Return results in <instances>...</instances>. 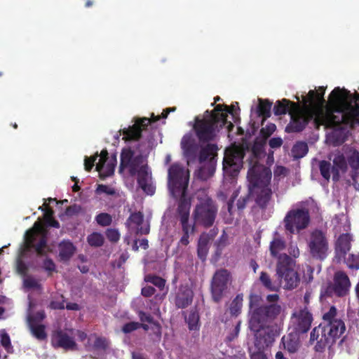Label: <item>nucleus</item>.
Returning a JSON list of instances; mask_svg holds the SVG:
<instances>
[{"label":"nucleus","mask_w":359,"mask_h":359,"mask_svg":"<svg viewBox=\"0 0 359 359\" xmlns=\"http://www.w3.org/2000/svg\"><path fill=\"white\" fill-rule=\"evenodd\" d=\"M325 88L311 90L306 96L302 95V105L286 99L278 101L274 106L276 115L289 113L291 121L286 127L287 132L302 130L309 121L313 120L316 127L324 126L332 130L327 135V141L341 144L348 133V127L359 123V93L344 88H335L327 102L324 99Z\"/></svg>","instance_id":"f257e3e1"},{"label":"nucleus","mask_w":359,"mask_h":359,"mask_svg":"<svg viewBox=\"0 0 359 359\" xmlns=\"http://www.w3.org/2000/svg\"><path fill=\"white\" fill-rule=\"evenodd\" d=\"M260 298L257 296L251 297V318L249 326L255 332V344L250 348L251 359H268L264 348L272 344L277 336L276 331L271 325H267V320L274 318L280 311V307L271 306L266 311L257 307Z\"/></svg>","instance_id":"f03ea898"},{"label":"nucleus","mask_w":359,"mask_h":359,"mask_svg":"<svg viewBox=\"0 0 359 359\" xmlns=\"http://www.w3.org/2000/svg\"><path fill=\"white\" fill-rule=\"evenodd\" d=\"M119 172L128 173L137 176L139 187L148 195H153L156 187L151 172L149 169L145 158L129 148L122 150Z\"/></svg>","instance_id":"7ed1b4c3"},{"label":"nucleus","mask_w":359,"mask_h":359,"mask_svg":"<svg viewBox=\"0 0 359 359\" xmlns=\"http://www.w3.org/2000/svg\"><path fill=\"white\" fill-rule=\"evenodd\" d=\"M228 114L234 116L233 108L230 109L226 105L218 104L213 111L207 110L202 118L197 116L194 128L199 141L205 143L213 140L218 127L225 124Z\"/></svg>","instance_id":"20e7f679"},{"label":"nucleus","mask_w":359,"mask_h":359,"mask_svg":"<svg viewBox=\"0 0 359 359\" xmlns=\"http://www.w3.org/2000/svg\"><path fill=\"white\" fill-rule=\"evenodd\" d=\"M271 178V170L255 161L250 163L248 173L249 191L255 196L256 203L262 208L266 207L271 200V189L269 183Z\"/></svg>","instance_id":"39448f33"},{"label":"nucleus","mask_w":359,"mask_h":359,"mask_svg":"<svg viewBox=\"0 0 359 359\" xmlns=\"http://www.w3.org/2000/svg\"><path fill=\"white\" fill-rule=\"evenodd\" d=\"M46 229L40 221L35 222L34 226L26 232L25 242L17 260V271L21 275H25L27 269L22 258L28 251L34 248L39 255H43L49 250L46 245Z\"/></svg>","instance_id":"423d86ee"},{"label":"nucleus","mask_w":359,"mask_h":359,"mask_svg":"<svg viewBox=\"0 0 359 359\" xmlns=\"http://www.w3.org/2000/svg\"><path fill=\"white\" fill-rule=\"evenodd\" d=\"M194 200L195 205L192 213L193 224L211 226L216 219L218 205L204 190L197 191Z\"/></svg>","instance_id":"0eeeda50"},{"label":"nucleus","mask_w":359,"mask_h":359,"mask_svg":"<svg viewBox=\"0 0 359 359\" xmlns=\"http://www.w3.org/2000/svg\"><path fill=\"white\" fill-rule=\"evenodd\" d=\"M276 275L279 280L280 287L285 290L295 288L299 283V277L294 269V263L287 255H280L276 266Z\"/></svg>","instance_id":"6e6552de"},{"label":"nucleus","mask_w":359,"mask_h":359,"mask_svg":"<svg viewBox=\"0 0 359 359\" xmlns=\"http://www.w3.org/2000/svg\"><path fill=\"white\" fill-rule=\"evenodd\" d=\"M189 173L178 163L172 164L168 169V187L170 194L175 198H185V192L188 186Z\"/></svg>","instance_id":"1a4fd4ad"},{"label":"nucleus","mask_w":359,"mask_h":359,"mask_svg":"<svg viewBox=\"0 0 359 359\" xmlns=\"http://www.w3.org/2000/svg\"><path fill=\"white\" fill-rule=\"evenodd\" d=\"M217 147L212 143H208L202 147L198 157L201 166L197 171V177L203 180L210 177L215 172Z\"/></svg>","instance_id":"9d476101"},{"label":"nucleus","mask_w":359,"mask_h":359,"mask_svg":"<svg viewBox=\"0 0 359 359\" xmlns=\"http://www.w3.org/2000/svg\"><path fill=\"white\" fill-rule=\"evenodd\" d=\"M243 156L244 150L241 147L233 145L226 149L223 161L224 174L232 177L237 175L242 167Z\"/></svg>","instance_id":"9b49d317"},{"label":"nucleus","mask_w":359,"mask_h":359,"mask_svg":"<svg viewBox=\"0 0 359 359\" xmlns=\"http://www.w3.org/2000/svg\"><path fill=\"white\" fill-rule=\"evenodd\" d=\"M309 222V212L304 209L291 210L284 219L285 228L290 233H294L306 229Z\"/></svg>","instance_id":"f8f14e48"},{"label":"nucleus","mask_w":359,"mask_h":359,"mask_svg":"<svg viewBox=\"0 0 359 359\" xmlns=\"http://www.w3.org/2000/svg\"><path fill=\"white\" fill-rule=\"evenodd\" d=\"M190 202L182 200L178 205V217L182 226L183 236L179 241L180 245L187 246L189 243V236L194 232V224L189 222Z\"/></svg>","instance_id":"ddd939ff"},{"label":"nucleus","mask_w":359,"mask_h":359,"mask_svg":"<svg viewBox=\"0 0 359 359\" xmlns=\"http://www.w3.org/2000/svg\"><path fill=\"white\" fill-rule=\"evenodd\" d=\"M313 321L312 314L306 307L296 309L290 318V327L297 334L306 333Z\"/></svg>","instance_id":"4468645a"},{"label":"nucleus","mask_w":359,"mask_h":359,"mask_svg":"<svg viewBox=\"0 0 359 359\" xmlns=\"http://www.w3.org/2000/svg\"><path fill=\"white\" fill-rule=\"evenodd\" d=\"M308 245L313 257L323 259L328 251V242L325 234L320 231H313L310 236Z\"/></svg>","instance_id":"2eb2a0df"},{"label":"nucleus","mask_w":359,"mask_h":359,"mask_svg":"<svg viewBox=\"0 0 359 359\" xmlns=\"http://www.w3.org/2000/svg\"><path fill=\"white\" fill-rule=\"evenodd\" d=\"M350 287L348 276L342 271H337L334 276L333 283L326 287L325 292L329 296L344 297L348 293Z\"/></svg>","instance_id":"dca6fc26"},{"label":"nucleus","mask_w":359,"mask_h":359,"mask_svg":"<svg viewBox=\"0 0 359 359\" xmlns=\"http://www.w3.org/2000/svg\"><path fill=\"white\" fill-rule=\"evenodd\" d=\"M74 330L66 329L55 331L51 338V344L55 348H62L66 351L77 349V344L74 339Z\"/></svg>","instance_id":"f3484780"},{"label":"nucleus","mask_w":359,"mask_h":359,"mask_svg":"<svg viewBox=\"0 0 359 359\" xmlns=\"http://www.w3.org/2000/svg\"><path fill=\"white\" fill-rule=\"evenodd\" d=\"M230 280V274L226 270H219L215 273L211 283V291L215 302L220 300L227 289Z\"/></svg>","instance_id":"a211bd4d"},{"label":"nucleus","mask_w":359,"mask_h":359,"mask_svg":"<svg viewBox=\"0 0 359 359\" xmlns=\"http://www.w3.org/2000/svg\"><path fill=\"white\" fill-rule=\"evenodd\" d=\"M33 302L29 299L27 321L32 334L39 340L46 338V333L43 325L40 322L44 318L43 311H39L36 315L32 314Z\"/></svg>","instance_id":"6ab92c4d"},{"label":"nucleus","mask_w":359,"mask_h":359,"mask_svg":"<svg viewBox=\"0 0 359 359\" xmlns=\"http://www.w3.org/2000/svg\"><path fill=\"white\" fill-rule=\"evenodd\" d=\"M116 156L115 155L108 156L106 150L101 151L99 161L96 163V170L102 177H108L114 173L116 165Z\"/></svg>","instance_id":"aec40b11"},{"label":"nucleus","mask_w":359,"mask_h":359,"mask_svg":"<svg viewBox=\"0 0 359 359\" xmlns=\"http://www.w3.org/2000/svg\"><path fill=\"white\" fill-rule=\"evenodd\" d=\"M161 116H154V114L151 115V118H143L140 120H137L136 123L128 128H124L123 133L124 138L126 140H137L141 135V127L147 126L151 122H156L160 119Z\"/></svg>","instance_id":"412c9836"},{"label":"nucleus","mask_w":359,"mask_h":359,"mask_svg":"<svg viewBox=\"0 0 359 359\" xmlns=\"http://www.w3.org/2000/svg\"><path fill=\"white\" fill-rule=\"evenodd\" d=\"M329 159L333 163L332 167L333 179L337 180L339 172H345L348 168L346 151L336 150L330 154Z\"/></svg>","instance_id":"4be33fe9"},{"label":"nucleus","mask_w":359,"mask_h":359,"mask_svg":"<svg viewBox=\"0 0 359 359\" xmlns=\"http://www.w3.org/2000/svg\"><path fill=\"white\" fill-rule=\"evenodd\" d=\"M126 226L130 233L147 234L149 231L148 224H143V215L140 212L130 215L126 222Z\"/></svg>","instance_id":"5701e85b"},{"label":"nucleus","mask_w":359,"mask_h":359,"mask_svg":"<svg viewBox=\"0 0 359 359\" xmlns=\"http://www.w3.org/2000/svg\"><path fill=\"white\" fill-rule=\"evenodd\" d=\"M181 147L189 165L197 158V146L191 134H186L182 139Z\"/></svg>","instance_id":"b1692460"},{"label":"nucleus","mask_w":359,"mask_h":359,"mask_svg":"<svg viewBox=\"0 0 359 359\" xmlns=\"http://www.w3.org/2000/svg\"><path fill=\"white\" fill-rule=\"evenodd\" d=\"M309 341L311 344L316 342L315 349L317 351H321L327 344H331L327 332L324 331V327L320 326L313 329L310 334Z\"/></svg>","instance_id":"393cba45"},{"label":"nucleus","mask_w":359,"mask_h":359,"mask_svg":"<svg viewBox=\"0 0 359 359\" xmlns=\"http://www.w3.org/2000/svg\"><path fill=\"white\" fill-rule=\"evenodd\" d=\"M345 329L344 323L341 320L330 321L324 327V331L327 332L331 344L334 341L336 338L339 337L344 333Z\"/></svg>","instance_id":"a878e982"},{"label":"nucleus","mask_w":359,"mask_h":359,"mask_svg":"<svg viewBox=\"0 0 359 359\" xmlns=\"http://www.w3.org/2000/svg\"><path fill=\"white\" fill-rule=\"evenodd\" d=\"M351 238L348 233H344L339 236L336 244V259L338 262L346 255L351 248Z\"/></svg>","instance_id":"bb28decb"},{"label":"nucleus","mask_w":359,"mask_h":359,"mask_svg":"<svg viewBox=\"0 0 359 359\" xmlns=\"http://www.w3.org/2000/svg\"><path fill=\"white\" fill-rule=\"evenodd\" d=\"M252 296H257V297H259L260 298V300L259 302V304H258V306L257 307L264 310V313L266 312V311H268V309L269 307H271V306H273V305H276V306H278L280 307V311L279 313L273 318L271 319H269L267 320V323L269 322H270L271 320H272L273 319L276 318L280 313V311H281V306L278 304V301L279 299V296L276 294H269L267 297H266V300L267 302L270 304L269 306H263L262 305V297L259 295V294H253L252 293L250 295V303H249V306H250V311H249V320L251 318V297Z\"/></svg>","instance_id":"cd10ccee"},{"label":"nucleus","mask_w":359,"mask_h":359,"mask_svg":"<svg viewBox=\"0 0 359 359\" xmlns=\"http://www.w3.org/2000/svg\"><path fill=\"white\" fill-rule=\"evenodd\" d=\"M192 298V290L187 286L182 287L176 297V305L179 308H185L191 303Z\"/></svg>","instance_id":"c85d7f7f"},{"label":"nucleus","mask_w":359,"mask_h":359,"mask_svg":"<svg viewBox=\"0 0 359 359\" xmlns=\"http://www.w3.org/2000/svg\"><path fill=\"white\" fill-rule=\"evenodd\" d=\"M298 334H289L282 338L284 348L290 353H296L300 347V341Z\"/></svg>","instance_id":"c756f323"},{"label":"nucleus","mask_w":359,"mask_h":359,"mask_svg":"<svg viewBox=\"0 0 359 359\" xmlns=\"http://www.w3.org/2000/svg\"><path fill=\"white\" fill-rule=\"evenodd\" d=\"M285 241L276 233L274 238L270 243L271 255L278 259L280 255L285 254L283 251L285 249Z\"/></svg>","instance_id":"7c9ffc66"},{"label":"nucleus","mask_w":359,"mask_h":359,"mask_svg":"<svg viewBox=\"0 0 359 359\" xmlns=\"http://www.w3.org/2000/svg\"><path fill=\"white\" fill-rule=\"evenodd\" d=\"M210 237L208 234L203 233L198 240V255L202 259H205L208 251V244Z\"/></svg>","instance_id":"2f4dec72"},{"label":"nucleus","mask_w":359,"mask_h":359,"mask_svg":"<svg viewBox=\"0 0 359 359\" xmlns=\"http://www.w3.org/2000/svg\"><path fill=\"white\" fill-rule=\"evenodd\" d=\"M347 163L354 175L359 174V153L355 150L346 151Z\"/></svg>","instance_id":"473e14b6"},{"label":"nucleus","mask_w":359,"mask_h":359,"mask_svg":"<svg viewBox=\"0 0 359 359\" xmlns=\"http://www.w3.org/2000/svg\"><path fill=\"white\" fill-rule=\"evenodd\" d=\"M60 257L62 259H69L74 253L75 248L69 241H62L59 245Z\"/></svg>","instance_id":"72a5a7b5"},{"label":"nucleus","mask_w":359,"mask_h":359,"mask_svg":"<svg viewBox=\"0 0 359 359\" xmlns=\"http://www.w3.org/2000/svg\"><path fill=\"white\" fill-rule=\"evenodd\" d=\"M259 280L262 285L269 290L278 291L280 289V284L278 283L272 282L270 276L265 272H262L259 277Z\"/></svg>","instance_id":"f704fd0d"},{"label":"nucleus","mask_w":359,"mask_h":359,"mask_svg":"<svg viewBox=\"0 0 359 359\" xmlns=\"http://www.w3.org/2000/svg\"><path fill=\"white\" fill-rule=\"evenodd\" d=\"M271 103L268 100L259 99V105L257 107V112L258 116H264V118L270 116V111Z\"/></svg>","instance_id":"c9c22d12"},{"label":"nucleus","mask_w":359,"mask_h":359,"mask_svg":"<svg viewBox=\"0 0 359 359\" xmlns=\"http://www.w3.org/2000/svg\"><path fill=\"white\" fill-rule=\"evenodd\" d=\"M318 166L323 177L328 180L330 178L331 173H332V166H331L330 163L327 161H318Z\"/></svg>","instance_id":"e433bc0d"},{"label":"nucleus","mask_w":359,"mask_h":359,"mask_svg":"<svg viewBox=\"0 0 359 359\" xmlns=\"http://www.w3.org/2000/svg\"><path fill=\"white\" fill-rule=\"evenodd\" d=\"M308 151L307 144L304 142H297L294 145L292 152L293 154L294 157L295 158H302L306 154Z\"/></svg>","instance_id":"4c0bfd02"},{"label":"nucleus","mask_w":359,"mask_h":359,"mask_svg":"<svg viewBox=\"0 0 359 359\" xmlns=\"http://www.w3.org/2000/svg\"><path fill=\"white\" fill-rule=\"evenodd\" d=\"M87 241L90 245L99 247L103 244L104 237L101 233L94 232L88 236Z\"/></svg>","instance_id":"58836bf2"},{"label":"nucleus","mask_w":359,"mask_h":359,"mask_svg":"<svg viewBox=\"0 0 359 359\" xmlns=\"http://www.w3.org/2000/svg\"><path fill=\"white\" fill-rule=\"evenodd\" d=\"M346 263L347 266L351 269H359V255L358 254H348V257L346 255L342 258Z\"/></svg>","instance_id":"ea45409f"},{"label":"nucleus","mask_w":359,"mask_h":359,"mask_svg":"<svg viewBox=\"0 0 359 359\" xmlns=\"http://www.w3.org/2000/svg\"><path fill=\"white\" fill-rule=\"evenodd\" d=\"M243 305V297L238 295L235 299L232 302L230 306V312L232 315H238L242 308Z\"/></svg>","instance_id":"a19ab883"},{"label":"nucleus","mask_w":359,"mask_h":359,"mask_svg":"<svg viewBox=\"0 0 359 359\" xmlns=\"http://www.w3.org/2000/svg\"><path fill=\"white\" fill-rule=\"evenodd\" d=\"M140 326H142L144 330H148L149 329V326L148 325L140 324L135 322H130L123 325L122 328V331L126 333H130L134 330L138 329Z\"/></svg>","instance_id":"79ce46f5"},{"label":"nucleus","mask_w":359,"mask_h":359,"mask_svg":"<svg viewBox=\"0 0 359 359\" xmlns=\"http://www.w3.org/2000/svg\"><path fill=\"white\" fill-rule=\"evenodd\" d=\"M190 330H196L198 327L199 316L196 311H191L187 318Z\"/></svg>","instance_id":"37998d69"},{"label":"nucleus","mask_w":359,"mask_h":359,"mask_svg":"<svg viewBox=\"0 0 359 359\" xmlns=\"http://www.w3.org/2000/svg\"><path fill=\"white\" fill-rule=\"evenodd\" d=\"M144 280L145 281L156 285L161 290L165 286V280L158 276L147 275L145 276Z\"/></svg>","instance_id":"c03bdc74"},{"label":"nucleus","mask_w":359,"mask_h":359,"mask_svg":"<svg viewBox=\"0 0 359 359\" xmlns=\"http://www.w3.org/2000/svg\"><path fill=\"white\" fill-rule=\"evenodd\" d=\"M93 341V346L95 348H105L107 346V341L105 338L98 337L96 336H90L88 338V343Z\"/></svg>","instance_id":"a18cd8bd"},{"label":"nucleus","mask_w":359,"mask_h":359,"mask_svg":"<svg viewBox=\"0 0 359 359\" xmlns=\"http://www.w3.org/2000/svg\"><path fill=\"white\" fill-rule=\"evenodd\" d=\"M95 220L99 225L106 226L111 224L112 218L107 213H100L96 216Z\"/></svg>","instance_id":"49530a36"},{"label":"nucleus","mask_w":359,"mask_h":359,"mask_svg":"<svg viewBox=\"0 0 359 359\" xmlns=\"http://www.w3.org/2000/svg\"><path fill=\"white\" fill-rule=\"evenodd\" d=\"M23 284L24 287L28 290H39L40 287L39 282L30 276L24 278Z\"/></svg>","instance_id":"de8ad7c7"},{"label":"nucleus","mask_w":359,"mask_h":359,"mask_svg":"<svg viewBox=\"0 0 359 359\" xmlns=\"http://www.w3.org/2000/svg\"><path fill=\"white\" fill-rule=\"evenodd\" d=\"M139 317L142 322H147L150 323L151 327L155 330V332L158 333L160 332V327L158 325L153 321L152 318L149 315L140 311L139 313Z\"/></svg>","instance_id":"09e8293b"},{"label":"nucleus","mask_w":359,"mask_h":359,"mask_svg":"<svg viewBox=\"0 0 359 359\" xmlns=\"http://www.w3.org/2000/svg\"><path fill=\"white\" fill-rule=\"evenodd\" d=\"M337 309L334 306H332L329 311L325 313L323 315V319L324 320L327 321V323H330V321L334 320H340L337 317Z\"/></svg>","instance_id":"8fccbe9b"},{"label":"nucleus","mask_w":359,"mask_h":359,"mask_svg":"<svg viewBox=\"0 0 359 359\" xmlns=\"http://www.w3.org/2000/svg\"><path fill=\"white\" fill-rule=\"evenodd\" d=\"M276 129V126L275 124L269 123L261 130V133H262L263 136L266 138L273 134Z\"/></svg>","instance_id":"3c124183"},{"label":"nucleus","mask_w":359,"mask_h":359,"mask_svg":"<svg viewBox=\"0 0 359 359\" xmlns=\"http://www.w3.org/2000/svg\"><path fill=\"white\" fill-rule=\"evenodd\" d=\"M1 342L2 346L8 351L11 349V344L9 336L4 331L1 333Z\"/></svg>","instance_id":"603ef678"},{"label":"nucleus","mask_w":359,"mask_h":359,"mask_svg":"<svg viewBox=\"0 0 359 359\" xmlns=\"http://www.w3.org/2000/svg\"><path fill=\"white\" fill-rule=\"evenodd\" d=\"M106 234H107V238L112 242H116L120 238V233L116 229H108L107 231Z\"/></svg>","instance_id":"864d4df0"},{"label":"nucleus","mask_w":359,"mask_h":359,"mask_svg":"<svg viewBox=\"0 0 359 359\" xmlns=\"http://www.w3.org/2000/svg\"><path fill=\"white\" fill-rule=\"evenodd\" d=\"M97 157H98L97 154H96L95 156H94L91 158H88L87 156L85 157L84 166H85V169L87 171H89L91 170V168L93 167L94 163L96 161V159L97 158Z\"/></svg>","instance_id":"5fc2aeb1"},{"label":"nucleus","mask_w":359,"mask_h":359,"mask_svg":"<svg viewBox=\"0 0 359 359\" xmlns=\"http://www.w3.org/2000/svg\"><path fill=\"white\" fill-rule=\"evenodd\" d=\"M287 173V170L283 166H276L274 170V176L275 177H285Z\"/></svg>","instance_id":"6e6d98bb"},{"label":"nucleus","mask_w":359,"mask_h":359,"mask_svg":"<svg viewBox=\"0 0 359 359\" xmlns=\"http://www.w3.org/2000/svg\"><path fill=\"white\" fill-rule=\"evenodd\" d=\"M283 144V140L280 137H273L271 138L269 142V144L271 148L272 149H276L280 147Z\"/></svg>","instance_id":"4d7b16f0"},{"label":"nucleus","mask_w":359,"mask_h":359,"mask_svg":"<svg viewBox=\"0 0 359 359\" xmlns=\"http://www.w3.org/2000/svg\"><path fill=\"white\" fill-rule=\"evenodd\" d=\"M98 193H106L109 195L114 194V190L106 185H99L97 189Z\"/></svg>","instance_id":"13d9d810"},{"label":"nucleus","mask_w":359,"mask_h":359,"mask_svg":"<svg viewBox=\"0 0 359 359\" xmlns=\"http://www.w3.org/2000/svg\"><path fill=\"white\" fill-rule=\"evenodd\" d=\"M154 288L151 286H145L142 289V294L145 297H150L154 293Z\"/></svg>","instance_id":"bf43d9fd"},{"label":"nucleus","mask_w":359,"mask_h":359,"mask_svg":"<svg viewBox=\"0 0 359 359\" xmlns=\"http://www.w3.org/2000/svg\"><path fill=\"white\" fill-rule=\"evenodd\" d=\"M43 267L46 270L52 271L55 270V264L51 259H46L43 262Z\"/></svg>","instance_id":"052dcab7"},{"label":"nucleus","mask_w":359,"mask_h":359,"mask_svg":"<svg viewBox=\"0 0 359 359\" xmlns=\"http://www.w3.org/2000/svg\"><path fill=\"white\" fill-rule=\"evenodd\" d=\"M289 253L294 257H297L299 255V250L297 246L291 245L289 248Z\"/></svg>","instance_id":"680f3d73"},{"label":"nucleus","mask_w":359,"mask_h":359,"mask_svg":"<svg viewBox=\"0 0 359 359\" xmlns=\"http://www.w3.org/2000/svg\"><path fill=\"white\" fill-rule=\"evenodd\" d=\"M76 337H77L79 340L83 341L87 338V334L82 331L74 330V339Z\"/></svg>","instance_id":"e2e57ef3"},{"label":"nucleus","mask_w":359,"mask_h":359,"mask_svg":"<svg viewBox=\"0 0 359 359\" xmlns=\"http://www.w3.org/2000/svg\"><path fill=\"white\" fill-rule=\"evenodd\" d=\"M50 306L53 309H60L65 307V302H52Z\"/></svg>","instance_id":"0e129e2a"},{"label":"nucleus","mask_w":359,"mask_h":359,"mask_svg":"<svg viewBox=\"0 0 359 359\" xmlns=\"http://www.w3.org/2000/svg\"><path fill=\"white\" fill-rule=\"evenodd\" d=\"M248 200V196H245V197L243 198L242 201L241 199H239L238 201V203H237V205H238V209L244 208L245 205H246V203H247Z\"/></svg>","instance_id":"69168bd1"},{"label":"nucleus","mask_w":359,"mask_h":359,"mask_svg":"<svg viewBox=\"0 0 359 359\" xmlns=\"http://www.w3.org/2000/svg\"><path fill=\"white\" fill-rule=\"evenodd\" d=\"M238 332H239V324L237 325L235 327H234V330H233V334L228 336V340L229 341H232L233 339H235L237 336H238Z\"/></svg>","instance_id":"338daca9"},{"label":"nucleus","mask_w":359,"mask_h":359,"mask_svg":"<svg viewBox=\"0 0 359 359\" xmlns=\"http://www.w3.org/2000/svg\"><path fill=\"white\" fill-rule=\"evenodd\" d=\"M53 213V212L50 209L46 210L45 213H44V217L46 220V222L49 220H51V219H53L52 218Z\"/></svg>","instance_id":"774afa93"}]
</instances>
